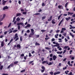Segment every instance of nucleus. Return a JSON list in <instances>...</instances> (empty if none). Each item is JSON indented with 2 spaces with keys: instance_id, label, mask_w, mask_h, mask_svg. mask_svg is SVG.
<instances>
[{
  "instance_id": "f257e3e1",
  "label": "nucleus",
  "mask_w": 75,
  "mask_h": 75,
  "mask_svg": "<svg viewBox=\"0 0 75 75\" xmlns=\"http://www.w3.org/2000/svg\"><path fill=\"white\" fill-rule=\"evenodd\" d=\"M20 25H24V23L21 22L20 23H17V25H18V28L19 30H20Z\"/></svg>"
},
{
  "instance_id": "f03ea898",
  "label": "nucleus",
  "mask_w": 75,
  "mask_h": 75,
  "mask_svg": "<svg viewBox=\"0 0 75 75\" xmlns=\"http://www.w3.org/2000/svg\"><path fill=\"white\" fill-rule=\"evenodd\" d=\"M17 47V49H18V48H21V45H20L18 44L17 45H14V48H16Z\"/></svg>"
},
{
  "instance_id": "7ed1b4c3",
  "label": "nucleus",
  "mask_w": 75,
  "mask_h": 75,
  "mask_svg": "<svg viewBox=\"0 0 75 75\" xmlns=\"http://www.w3.org/2000/svg\"><path fill=\"white\" fill-rule=\"evenodd\" d=\"M42 69L43 70H41V72L42 73H43V72H44V71H45V67H44V66H42Z\"/></svg>"
},
{
  "instance_id": "20e7f679",
  "label": "nucleus",
  "mask_w": 75,
  "mask_h": 75,
  "mask_svg": "<svg viewBox=\"0 0 75 75\" xmlns=\"http://www.w3.org/2000/svg\"><path fill=\"white\" fill-rule=\"evenodd\" d=\"M34 33H31L29 35V38H31L32 37V36L34 35Z\"/></svg>"
},
{
  "instance_id": "39448f33",
  "label": "nucleus",
  "mask_w": 75,
  "mask_h": 75,
  "mask_svg": "<svg viewBox=\"0 0 75 75\" xmlns=\"http://www.w3.org/2000/svg\"><path fill=\"white\" fill-rule=\"evenodd\" d=\"M57 56H55V55H54L53 56V59L54 61H55L56 59H57Z\"/></svg>"
},
{
  "instance_id": "423d86ee",
  "label": "nucleus",
  "mask_w": 75,
  "mask_h": 75,
  "mask_svg": "<svg viewBox=\"0 0 75 75\" xmlns=\"http://www.w3.org/2000/svg\"><path fill=\"white\" fill-rule=\"evenodd\" d=\"M31 25L30 24H28L27 25V26H25L24 27V28H28V27H31Z\"/></svg>"
},
{
  "instance_id": "0eeeda50",
  "label": "nucleus",
  "mask_w": 75,
  "mask_h": 75,
  "mask_svg": "<svg viewBox=\"0 0 75 75\" xmlns=\"http://www.w3.org/2000/svg\"><path fill=\"white\" fill-rule=\"evenodd\" d=\"M52 16H51L50 18L49 19H48V21H50L52 20Z\"/></svg>"
},
{
  "instance_id": "6e6552de",
  "label": "nucleus",
  "mask_w": 75,
  "mask_h": 75,
  "mask_svg": "<svg viewBox=\"0 0 75 75\" xmlns=\"http://www.w3.org/2000/svg\"><path fill=\"white\" fill-rule=\"evenodd\" d=\"M21 16V13H18L16 15V17H18V16Z\"/></svg>"
},
{
  "instance_id": "1a4fd4ad",
  "label": "nucleus",
  "mask_w": 75,
  "mask_h": 75,
  "mask_svg": "<svg viewBox=\"0 0 75 75\" xmlns=\"http://www.w3.org/2000/svg\"><path fill=\"white\" fill-rule=\"evenodd\" d=\"M56 44L57 45H54V47H58V46H59V44L58 43H56Z\"/></svg>"
},
{
  "instance_id": "9d476101",
  "label": "nucleus",
  "mask_w": 75,
  "mask_h": 75,
  "mask_svg": "<svg viewBox=\"0 0 75 75\" xmlns=\"http://www.w3.org/2000/svg\"><path fill=\"white\" fill-rule=\"evenodd\" d=\"M8 7H7V6H4L3 8V9L4 10H6V9H8Z\"/></svg>"
},
{
  "instance_id": "9b49d317",
  "label": "nucleus",
  "mask_w": 75,
  "mask_h": 75,
  "mask_svg": "<svg viewBox=\"0 0 75 75\" xmlns=\"http://www.w3.org/2000/svg\"><path fill=\"white\" fill-rule=\"evenodd\" d=\"M71 19V17H69L68 18H66L65 19L67 21H68V20H70Z\"/></svg>"
},
{
  "instance_id": "f8f14e48",
  "label": "nucleus",
  "mask_w": 75,
  "mask_h": 75,
  "mask_svg": "<svg viewBox=\"0 0 75 75\" xmlns=\"http://www.w3.org/2000/svg\"><path fill=\"white\" fill-rule=\"evenodd\" d=\"M74 14L73 13H71L69 12H68V16H69V14L71 16H72V14Z\"/></svg>"
},
{
  "instance_id": "ddd939ff",
  "label": "nucleus",
  "mask_w": 75,
  "mask_h": 75,
  "mask_svg": "<svg viewBox=\"0 0 75 75\" xmlns=\"http://www.w3.org/2000/svg\"><path fill=\"white\" fill-rule=\"evenodd\" d=\"M7 1H4L3 2H2V4L3 5H5V3H6Z\"/></svg>"
},
{
  "instance_id": "4468645a",
  "label": "nucleus",
  "mask_w": 75,
  "mask_h": 75,
  "mask_svg": "<svg viewBox=\"0 0 75 75\" xmlns=\"http://www.w3.org/2000/svg\"><path fill=\"white\" fill-rule=\"evenodd\" d=\"M1 47H3L4 46V42H3V41H2L1 42Z\"/></svg>"
},
{
  "instance_id": "2eb2a0df",
  "label": "nucleus",
  "mask_w": 75,
  "mask_h": 75,
  "mask_svg": "<svg viewBox=\"0 0 75 75\" xmlns=\"http://www.w3.org/2000/svg\"><path fill=\"white\" fill-rule=\"evenodd\" d=\"M34 16H38V15H40V13H36L34 14Z\"/></svg>"
},
{
  "instance_id": "dca6fc26",
  "label": "nucleus",
  "mask_w": 75,
  "mask_h": 75,
  "mask_svg": "<svg viewBox=\"0 0 75 75\" xmlns=\"http://www.w3.org/2000/svg\"><path fill=\"white\" fill-rule=\"evenodd\" d=\"M35 45H40V44L38 43H37V42H36L35 44Z\"/></svg>"
},
{
  "instance_id": "f3484780",
  "label": "nucleus",
  "mask_w": 75,
  "mask_h": 75,
  "mask_svg": "<svg viewBox=\"0 0 75 75\" xmlns=\"http://www.w3.org/2000/svg\"><path fill=\"white\" fill-rule=\"evenodd\" d=\"M55 21V19H54L53 20H52V24H55V21Z\"/></svg>"
},
{
  "instance_id": "a211bd4d",
  "label": "nucleus",
  "mask_w": 75,
  "mask_h": 75,
  "mask_svg": "<svg viewBox=\"0 0 75 75\" xmlns=\"http://www.w3.org/2000/svg\"><path fill=\"white\" fill-rule=\"evenodd\" d=\"M20 18H19V17H18V18L16 19V21H20Z\"/></svg>"
},
{
  "instance_id": "6ab92c4d",
  "label": "nucleus",
  "mask_w": 75,
  "mask_h": 75,
  "mask_svg": "<svg viewBox=\"0 0 75 75\" xmlns=\"http://www.w3.org/2000/svg\"><path fill=\"white\" fill-rule=\"evenodd\" d=\"M63 52L62 51H61L60 52H57V54H62V53Z\"/></svg>"
},
{
  "instance_id": "aec40b11",
  "label": "nucleus",
  "mask_w": 75,
  "mask_h": 75,
  "mask_svg": "<svg viewBox=\"0 0 75 75\" xmlns=\"http://www.w3.org/2000/svg\"><path fill=\"white\" fill-rule=\"evenodd\" d=\"M68 72H69V71L68 70H67V71H65L64 72V73L66 74V75H67Z\"/></svg>"
},
{
  "instance_id": "412c9836",
  "label": "nucleus",
  "mask_w": 75,
  "mask_h": 75,
  "mask_svg": "<svg viewBox=\"0 0 75 75\" xmlns=\"http://www.w3.org/2000/svg\"><path fill=\"white\" fill-rule=\"evenodd\" d=\"M16 17H14L13 18V20L12 21V23H14V22L15 21V20H16Z\"/></svg>"
},
{
  "instance_id": "4be33fe9",
  "label": "nucleus",
  "mask_w": 75,
  "mask_h": 75,
  "mask_svg": "<svg viewBox=\"0 0 75 75\" xmlns=\"http://www.w3.org/2000/svg\"><path fill=\"white\" fill-rule=\"evenodd\" d=\"M3 68V65H1L0 67V70H2Z\"/></svg>"
},
{
  "instance_id": "5701e85b",
  "label": "nucleus",
  "mask_w": 75,
  "mask_h": 75,
  "mask_svg": "<svg viewBox=\"0 0 75 75\" xmlns=\"http://www.w3.org/2000/svg\"><path fill=\"white\" fill-rule=\"evenodd\" d=\"M15 37L16 38H18V36L17 35V33H16L15 35Z\"/></svg>"
},
{
  "instance_id": "b1692460",
  "label": "nucleus",
  "mask_w": 75,
  "mask_h": 75,
  "mask_svg": "<svg viewBox=\"0 0 75 75\" xmlns=\"http://www.w3.org/2000/svg\"><path fill=\"white\" fill-rule=\"evenodd\" d=\"M31 32L32 33H34V29H31Z\"/></svg>"
},
{
  "instance_id": "393cba45",
  "label": "nucleus",
  "mask_w": 75,
  "mask_h": 75,
  "mask_svg": "<svg viewBox=\"0 0 75 75\" xmlns=\"http://www.w3.org/2000/svg\"><path fill=\"white\" fill-rule=\"evenodd\" d=\"M11 23H10L8 25V28H9L11 26Z\"/></svg>"
},
{
  "instance_id": "a878e982",
  "label": "nucleus",
  "mask_w": 75,
  "mask_h": 75,
  "mask_svg": "<svg viewBox=\"0 0 75 75\" xmlns=\"http://www.w3.org/2000/svg\"><path fill=\"white\" fill-rule=\"evenodd\" d=\"M18 61L15 62H14V64H18Z\"/></svg>"
},
{
  "instance_id": "bb28decb",
  "label": "nucleus",
  "mask_w": 75,
  "mask_h": 75,
  "mask_svg": "<svg viewBox=\"0 0 75 75\" xmlns=\"http://www.w3.org/2000/svg\"><path fill=\"white\" fill-rule=\"evenodd\" d=\"M5 17H6V14H4L3 16L2 19H4V18H5Z\"/></svg>"
},
{
  "instance_id": "cd10ccee",
  "label": "nucleus",
  "mask_w": 75,
  "mask_h": 75,
  "mask_svg": "<svg viewBox=\"0 0 75 75\" xmlns=\"http://www.w3.org/2000/svg\"><path fill=\"white\" fill-rule=\"evenodd\" d=\"M62 30H63V31H65V30H66V29H65V28H62Z\"/></svg>"
},
{
  "instance_id": "c85d7f7f",
  "label": "nucleus",
  "mask_w": 75,
  "mask_h": 75,
  "mask_svg": "<svg viewBox=\"0 0 75 75\" xmlns=\"http://www.w3.org/2000/svg\"><path fill=\"white\" fill-rule=\"evenodd\" d=\"M11 30V29H10V30L11 31L9 32V34H10V33H13V30Z\"/></svg>"
},
{
  "instance_id": "c756f323",
  "label": "nucleus",
  "mask_w": 75,
  "mask_h": 75,
  "mask_svg": "<svg viewBox=\"0 0 75 75\" xmlns=\"http://www.w3.org/2000/svg\"><path fill=\"white\" fill-rule=\"evenodd\" d=\"M11 67H13V65H14V64H13V63H12L11 64H10Z\"/></svg>"
},
{
  "instance_id": "7c9ffc66",
  "label": "nucleus",
  "mask_w": 75,
  "mask_h": 75,
  "mask_svg": "<svg viewBox=\"0 0 75 75\" xmlns=\"http://www.w3.org/2000/svg\"><path fill=\"white\" fill-rule=\"evenodd\" d=\"M18 40H19V38L18 37L17 38L15 39V41H18Z\"/></svg>"
},
{
  "instance_id": "2f4dec72",
  "label": "nucleus",
  "mask_w": 75,
  "mask_h": 75,
  "mask_svg": "<svg viewBox=\"0 0 75 75\" xmlns=\"http://www.w3.org/2000/svg\"><path fill=\"white\" fill-rule=\"evenodd\" d=\"M18 31L17 30H15L13 31V32L14 33H16Z\"/></svg>"
},
{
  "instance_id": "473e14b6",
  "label": "nucleus",
  "mask_w": 75,
  "mask_h": 75,
  "mask_svg": "<svg viewBox=\"0 0 75 75\" xmlns=\"http://www.w3.org/2000/svg\"><path fill=\"white\" fill-rule=\"evenodd\" d=\"M29 57H32V55L31 54V53H29Z\"/></svg>"
},
{
  "instance_id": "72a5a7b5",
  "label": "nucleus",
  "mask_w": 75,
  "mask_h": 75,
  "mask_svg": "<svg viewBox=\"0 0 75 75\" xmlns=\"http://www.w3.org/2000/svg\"><path fill=\"white\" fill-rule=\"evenodd\" d=\"M23 14H27V12H24L23 13Z\"/></svg>"
},
{
  "instance_id": "f704fd0d",
  "label": "nucleus",
  "mask_w": 75,
  "mask_h": 75,
  "mask_svg": "<svg viewBox=\"0 0 75 75\" xmlns=\"http://www.w3.org/2000/svg\"><path fill=\"white\" fill-rule=\"evenodd\" d=\"M68 46H65L64 47V49H67V48H68Z\"/></svg>"
},
{
  "instance_id": "c9c22d12",
  "label": "nucleus",
  "mask_w": 75,
  "mask_h": 75,
  "mask_svg": "<svg viewBox=\"0 0 75 75\" xmlns=\"http://www.w3.org/2000/svg\"><path fill=\"white\" fill-rule=\"evenodd\" d=\"M41 11H42V10L41 9H39L38 10V12H41Z\"/></svg>"
},
{
  "instance_id": "e433bc0d",
  "label": "nucleus",
  "mask_w": 75,
  "mask_h": 75,
  "mask_svg": "<svg viewBox=\"0 0 75 75\" xmlns=\"http://www.w3.org/2000/svg\"><path fill=\"white\" fill-rule=\"evenodd\" d=\"M49 60L50 61H52V60H53V59H52V58H50Z\"/></svg>"
},
{
  "instance_id": "4c0bfd02",
  "label": "nucleus",
  "mask_w": 75,
  "mask_h": 75,
  "mask_svg": "<svg viewBox=\"0 0 75 75\" xmlns=\"http://www.w3.org/2000/svg\"><path fill=\"white\" fill-rule=\"evenodd\" d=\"M25 70L24 69L23 70H22L21 71V72H25Z\"/></svg>"
},
{
  "instance_id": "58836bf2",
  "label": "nucleus",
  "mask_w": 75,
  "mask_h": 75,
  "mask_svg": "<svg viewBox=\"0 0 75 75\" xmlns=\"http://www.w3.org/2000/svg\"><path fill=\"white\" fill-rule=\"evenodd\" d=\"M46 17V16H45L43 17L42 18V20H43L44 19H45V18Z\"/></svg>"
},
{
  "instance_id": "ea45409f",
  "label": "nucleus",
  "mask_w": 75,
  "mask_h": 75,
  "mask_svg": "<svg viewBox=\"0 0 75 75\" xmlns=\"http://www.w3.org/2000/svg\"><path fill=\"white\" fill-rule=\"evenodd\" d=\"M68 5V3H67L65 4V7H67V6Z\"/></svg>"
},
{
  "instance_id": "a19ab883",
  "label": "nucleus",
  "mask_w": 75,
  "mask_h": 75,
  "mask_svg": "<svg viewBox=\"0 0 75 75\" xmlns=\"http://www.w3.org/2000/svg\"><path fill=\"white\" fill-rule=\"evenodd\" d=\"M50 74L51 75H53V74H54V73L53 72H50Z\"/></svg>"
},
{
  "instance_id": "79ce46f5",
  "label": "nucleus",
  "mask_w": 75,
  "mask_h": 75,
  "mask_svg": "<svg viewBox=\"0 0 75 75\" xmlns=\"http://www.w3.org/2000/svg\"><path fill=\"white\" fill-rule=\"evenodd\" d=\"M46 61H44L42 62V64H45V63H46Z\"/></svg>"
},
{
  "instance_id": "37998d69",
  "label": "nucleus",
  "mask_w": 75,
  "mask_h": 75,
  "mask_svg": "<svg viewBox=\"0 0 75 75\" xmlns=\"http://www.w3.org/2000/svg\"><path fill=\"white\" fill-rule=\"evenodd\" d=\"M67 64L68 65H70V61H69L67 62Z\"/></svg>"
},
{
  "instance_id": "c03bdc74",
  "label": "nucleus",
  "mask_w": 75,
  "mask_h": 75,
  "mask_svg": "<svg viewBox=\"0 0 75 75\" xmlns=\"http://www.w3.org/2000/svg\"><path fill=\"white\" fill-rule=\"evenodd\" d=\"M20 40L21 41H22V37H21V36H20Z\"/></svg>"
},
{
  "instance_id": "a18cd8bd",
  "label": "nucleus",
  "mask_w": 75,
  "mask_h": 75,
  "mask_svg": "<svg viewBox=\"0 0 75 75\" xmlns=\"http://www.w3.org/2000/svg\"><path fill=\"white\" fill-rule=\"evenodd\" d=\"M67 67H66L65 68H63V70H65V69H67Z\"/></svg>"
},
{
  "instance_id": "49530a36",
  "label": "nucleus",
  "mask_w": 75,
  "mask_h": 75,
  "mask_svg": "<svg viewBox=\"0 0 75 75\" xmlns=\"http://www.w3.org/2000/svg\"><path fill=\"white\" fill-rule=\"evenodd\" d=\"M45 49H46V50H50V48L48 47H45Z\"/></svg>"
},
{
  "instance_id": "de8ad7c7",
  "label": "nucleus",
  "mask_w": 75,
  "mask_h": 75,
  "mask_svg": "<svg viewBox=\"0 0 75 75\" xmlns=\"http://www.w3.org/2000/svg\"><path fill=\"white\" fill-rule=\"evenodd\" d=\"M59 30H56V33H59Z\"/></svg>"
},
{
  "instance_id": "09e8293b",
  "label": "nucleus",
  "mask_w": 75,
  "mask_h": 75,
  "mask_svg": "<svg viewBox=\"0 0 75 75\" xmlns=\"http://www.w3.org/2000/svg\"><path fill=\"white\" fill-rule=\"evenodd\" d=\"M21 57H24V54H21Z\"/></svg>"
},
{
  "instance_id": "8fccbe9b",
  "label": "nucleus",
  "mask_w": 75,
  "mask_h": 75,
  "mask_svg": "<svg viewBox=\"0 0 75 75\" xmlns=\"http://www.w3.org/2000/svg\"><path fill=\"white\" fill-rule=\"evenodd\" d=\"M42 6H45V4L44 3H42Z\"/></svg>"
},
{
  "instance_id": "3c124183",
  "label": "nucleus",
  "mask_w": 75,
  "mask_h": 75,
  "mask_svg": "<svg viewBox=\"0 0 75 75\" xmlns=\"http://www.w3.org/2000/svg\"><path fill=\"white\" fill-rule=\"evenodd\" d=\"M72 52V50H71L69 52L70 54H71V52Z\"/></svg>"
},
{
  "instance_id": "603ef678",
  "label": "nucleus",
  "mask_w": 75,
  "mask_h": 75,
  "mask_svg": "<svg viewBox=\"0 0 75 75\" xmlns=\"http://www.w3.org/2000/svg\"><path fill=\"white\" fill-rule=\"evenodd\" d=\"M67 38L68 40H69L70 39V38H69V36H67Z\"/></svg>"
},
{
  "instance_id": "864d4df0",
  "label": "nucleus",
  "mask_w": 75,
  "mask_h": 75,
  "mask_svg": "<svg viewBox=\"0 0 75 75\" xmlns=\"http://www.w3.org/2000/svg\"><path fill=\"white\" fill-rule=\"evenodd\" d=\"M45 39L46 40H47L48 39H50V38H45Z\"/></svg>"
},
{
  "instance_id": "5fc2aeb1",
  "label": "nucleus",
  "mask_w": 75,
  "mask_h": 75,
  "mask_svg": "<svg viewBox=\"0 0 75 75\" xmlns=\"http://www.w3.org/2000/svg\"><path fill=\"white\" fill-rule=\"evenodd\" d=\"M55 41V39L54 38H52V41Z\"/></svg>"
},
{
  "instance_id": "6e6d98bb",
  "label": "nucleus",
  "mask_w": 75,
  "mask_h": 75,
  "mask_svg": "<svg viewBox=\"0 0 75 75\" xmlns=\"http://www.w3.org/2000/svg\"><path fill=\"white\" fill-rule=\"evenodd\" d=\"M53 31V30H51L49 32L50 33H52V31Z\"/></svg>"
},
{
  "instance_id": "4d7b16f0",
  "label": "nucleus",
  "mask_w": 75,
  "mask_h": 75,
  "mask_svg": "<svg viewBox=\"0 0 75 75\" xmlns=\"http://www.w3.org/2000/svg\"><path fill=\"white\" fill-rule=\"evenodd\" d=\"M48 65H52V63L51 62H50Z\"/></svg>"
},
{
  "instance_id": "13d9d810",
  "label": "nucleus",
  "mask_w": 75,
  "mask_h": 75,
  "mask_svg": "<svg viewBox=\"0 0 75 75\" xmlns=\"http://www.w3.org/2000/svg\"><path fill=\"white\" fill-rule=\"evenodd\" d=\"M66 52V50H64L63 54H65Z\"/></svg>"
},
{
  "instance_id": "bf43d9fd",
  "label": "nucleus",
  "mask_w": 75,
  "mask_h": 75,
  "mask_svg": "<svg viewBox=\"0 0 75 75\" xmlns=\"http://www.w3.org/2000/svg\"><path fill=\"white\" fill-rule=\"evenodd\" d=\"M53 56V54H50V57H52Z\"/></svg>"
},
{
  "instance_id": "052dcab7",
  "label": "nucleus",
  "mask_w": 75,
  "mask_h": 75,
  "mask_svg": "<svg viewBox=\"0 0 75 75\" xmlns=\"http://www.w3.org/2000/svg\"><path fill=\"white\" fill-rule=\"evenodd\" d=\"M64 40H65V42H67V41H68V40H67V38H65Z\"/></svg>"
},
{
  "instance_id": "680f3d73",
  "label": "nucleus",
  "mask_w": 75,
  "mask_h": 75,
  "mask_svg": "<svg viewBox=\"0 0 75 75\" xmlns=\"http://www.w3.org/2000/svg\"><path fill=\"white\" fill-rule=\"evenodd\" d=\"M61 5H59L58 6V8H61Z\"/></svg>"
},
{
  "instance_id": "e2e57ef3",
  "label": "nucleus",
  "mask_w": 75,
  "mask_h": 75,
  "mask_svg": "<svg viewBox=\"0 0 75 75\" xmlns=\"http://www.w3.org/2000/svg\"><path fill=\"white\" fill-rule=\"evenodd\" d=\"M7 33V31H5L4 32V34L6 35Z\"/></svg>"
},
{
  "instance_id": "0e129e2a",
  "label": "nucleus",
  "mask_w": 75,
  "mask_h": 75,
  "mask_svg": "<svg viewBox=\"0 0 75 75\" xmlns=\"http://www.w3.org/2000/svg\"><path fill=\"white\" fill-rule=\"evenodd\" d=\"M3 75H8V74H6L5 73H4L2 74Z\"/></svg>"
},
{
  "instance_id": "69168bd1",
  "label": "nucleus",
  "mask_w": 75,
  "mask_h": 75,
  "mask_svg": "<svg viewBox=\"0 0 75 75\" xmlns=\"http://www.w3.org/2000/svg\"><path fill=\"white\" fill-rule=\"evenodd\" d=\"M27 33H30V30H27L26 31Z\"/></svg>"
},
{
  "instance_id": "338daca9",
  "label": "nucleus",
  "mask_w": 75,
  "mask_h": 75,
  "mask_svg": "<svg viewBox=\"0 0 75 75\" xmlns=\"http://www.w3.org/2000/svg\"><path fill=\"white\" fill-rule=\"evenodd\" d=\"M18 4H21V1H18Z\"/></svg>"
},
{
  "instance_id": "774afa93",
  "label": "nucleus",
  "mask_w": 75,
  "mask_h": 75,
  "mask_svg": "<svg viewBox=\"0 0 75 75\" xmlns=\"http://www.w3.org/2000/svg\"><path fill=\"white\" fill-rule=\"evenodd\" d=\"M61 18V17L60 16H59L58 17V19L57 20H59V19H60V18Z\"/></svg>"
}]
</instances>
